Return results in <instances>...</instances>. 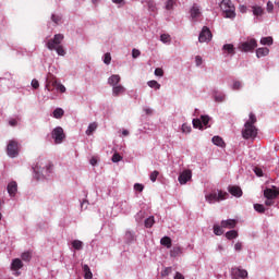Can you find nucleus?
<instances>
[{"label":"nucleus","instance_id":"nucleus-1","mask_svg":"<svg viewBox=\"0 0 279 279\" xmlns=\"http://www.w3.org/2000/svg\"><path fill=\"white\" fill-rule=\"evenodd\" d=\"M257 121L256 114L251 112L248 114V121L245 122L244 129L242 130V137L245 138V141L258 136V129L254 125Z\"/></svg>","mask_w":279,"mask_h":279},{"label":"nucleus","instance_id":"nucleus-2","mask_svg":"<svg viewBox=\"0 0 279 279\" xmlns=\"http://www.w3.org/2000/svg\"><path fill=\"white\" fill-rule=\"evenodd\" d=\"M53 169V165L47 159H38L37 163L33 167L36 180H40L41 175H49Z\"/></svg>","mask_w":279,"mask_h":279},{"label":"nucleus","instance_id":"nucleus-3","mask_svg":"<svg viewBox=\"0 0 279 279\" xmlns=\"http://www.w3.org/2000/svg\"><path fill=\"white\" fill-rule=\"evenodd\" d=\"M62 40H64V35L56 34L52 39H49L47 41V49H49L50 51H57L58 56H66V51L62 46Z\"/></svg>","mask_w":279,"mask_h":279},{"label":"nucleus","instance_id":"nucleus-4","mask_svg":"<svg viewBox=\"0 0 279 279\" xmlns=\"http://www.w3.org/2000/svg\"><path fill=\"white\" fill-rule=\"evenodd\" d=\"M220 9L225 13L226 19H234L236 16L235 8L231 0H222L220 2Z\"/></svg>","mask_w":279,"mask_h":279},{"label":"nucleus","instance_id":"nucleus-5","mask_svg":"<svg viewBox=\"0 0 279 279\" xmlns=\"http://www.w3.org/2000/svg\"><path fill=\"white\" fill-rule=\"evenodd\" d=\"M228 197H230V194H228V192H223L221 190L217 192H213L210 194H207L205 196L206 202H208V204H215V202H223V199H228Z\"/></svg>","mask_w":279,"mask_h":279},{"label":"nucleus","instance_id":"nucleus-6","mask_svg":"<svg viewBox=\"0 0 279 279\" xmlns=\"http://www.w3.org/2000/svg\"><path fill=\"white\" fill-rule=\"evenodd\" d=\"M21 151V146L15 140H10L7 145V155L9 158H16Z\"/></svg>","mask_w":279,"mask_h":279},{"label":"nucleus","instance_id":"nucleus-7","mask_svg":"<svg viewBox=\"0 0 279 279\" xmlns=\"http://www.w3.org/2000/svg\"><path fill=\"white\" fill-rule=\"evenodd\" d=\"M51 136L56 145L62 144L63 141L66 138V135L64 134V129H62L61 126L54 128L51 132Z\"/></svg>","mask_w":279,"mask_h":279},{"label":"nucleus","instance_id":"nucleus-8","mask_svg":"<svg viewBox=\"0 0 279 279\" xmlns=\"http://www.w3.org/2000/svg\"><path fill=\"white\" fill-rule=\"evenodd\" d=\"M256 47H258V44L256 43V39H251L248 41H244V43L239 45L240 51H244L245 53L247 51H254V49H256Z\"/></svg>","mask_w":279,"mask_h":279},{"label":"nucleus","instance_id":"nucleus-9","mask_svg":"<svg viewBox=\"0 0 279 279\" xmlns=\"http://www.w3.org/2000/svg\"><path fill=\"white\" fill-rule=\"evenodd\" d=\"M210 40H213V33L210 32V28H208L207 26H204L198 36V41L210 43Z\"/></svg>","mask_w":279,"mask_h":279},{"label":"nucleus","instance_id":"nucleus-10","mask_svg":"<svg viewBox=\"0 0 279 279\" xmlns=\"http://www.w3.org/2000/svg\"><path fill=\"white\" fill-rule=\"evenodd\" d=\"M58 78H56V76L53 74H49L47 76L46 80V88L47 90L51 92V90H56V88L58 87Z\"/></svg>","mask_w":279,"mask_h":279},{"label":"nucleus","instance_id":"nucleus-11","mask_svg":"<svg viewBox=\"0 0 279 279\" xmlns=\"http://www.w3.org/2000/svg\"><path fill=\"white\" fill-rule=\"evenodd\" d=\"M231 276L233 279H245L247 278V270L235 267L231 269Z\"/></svg>","mask_w":279,"mask_h":279},{"label":"nucleus","instance_id":"nucleus-12","mask_svg":"<svg viewBox=\"0 0 279 279\" xmlns=\"http://www.w3.org/2000/svg\"><path fill=\"white\" fill-rule=\"evenodd\" d=\"M279 195V189L274 186L272 189L267 187L264 190V197L266 199H276Z\"/></svg>","mask_w":279,"mask_h":279},{"label":"nucleus","instance_id":"nucleus-13","mask_svg":"<svg viewBox=\"0 0 279 279\" xmlns=\"http://www.w3.org/2000/svg\"><path fill=\"white\" fill-rule=\"evenodd\" d=\"M193 178V172L191 170H184L179 174V183L186 184Z\"/></svg>","mask_w":279,"mask_h":279},{"label":"nucleus","instance_id":"nucleus-14","mask_svg":"<svg viewBox=\"0 0 279 279\" xmlns=\"http://www.w3.org/2000/svg\"><path fill=\"white\" fill-rule=\"evenodd\" d=\"M7 191L10 197H16V193H19V184L16 181H11L7 186Z\"/></svg>","mask_w":279,"mask_h":279},{"label":"nucleus","instance_id":"nucleus-15","mask_svg":"<svg viewBox=\"0 0 279 279\" xmlns=\"http://www.w3.org/2000/svg\"><path fill=\"white\" fill-rule=\"evenodd\" d=\"M228 191L233 197H241L243 195V190L236 185L229 186Z\"/></svg>","mask_w":279,"mask_h":279},{"label":"nucleus","instance_id":"nucleus-16","mask_svg":"<svg viewBox=\"0 0 279 279\" xmlns=\"http://www.w3.org/2000/svg\"><path fill=\"white\" fill-rule=\"evenodd\" d=\"M221 228H227L229 230H232L233 228H236V220L234 219L222 220Z\"/></svg>","mask_w":279,"mask_h":279},{"label":"nucleus","instance_id":"nucleus-17","mask_svg":"<svg viewBox=\"0 0 279 279\" xmlns=\"http://www.w3.org/2000/svg\"><path fill=\"white\" fill-rule=\"evenodd\" d=\"M125 93V88L123 85H116L112 88V95L113 97H119V95H123Z\"/></svg>","mask_w":279,"mask_h":279},{"label":"nucleus","instance_id":"nucleus-18","mask_svg":"<svg viewBox=\"0 0 279 279\" xmlns=\"http://www.w3.org/2000/svg\"><path fill=\"white\" fill-rule=\"evenodd\" d=\"M11 269L13 271H19V269H23V262L19 258L12 260Z\"/></svg>","mask_w":279,"mask_h":279},{"label":"nucleus","instance_id":"nucleus-19","mask_svg":"<svg viewBox=\"0 0 279 279\" xmlns=\"http://www.w3.org/2000/svg\"><path fill=\"white\" fill-rule=\"evenodd\" d=\"M202 16V11L199 10V7L197 4H194L191 9V17L192 19H199Z\"/></svg>","mask_w":279,"mask_h":279},{"label":"nucleus","instance_id":"nucleus-20","mask_svg":"<svg viewBox=\"0 0 279 279\" xmlns=\"http://www.w3.org/2000/svg\"><path fill=\"white\" fill-rule=\"evenodd\" d=\"M119 82H121V76L119 74H113L108 78V84L113 87L117 86Z\"/></svg>","mask_w":279,"mask_h":279},{"label":"nucleus","instance_id":"nucleus-21","mask_svg":"<svg viewBox=\"0 0 279 279\" xmlns=\"http://www.w3.org/2000/svg\"><path fill=\"white\" fill-rule=\"evenodd\" d=\"M160 244L163 245V247H167L168 250H171L172 241L169 236H163L160 240Z\"/></svg>","mask_w":279,"mask_h":279},{"label":"nucleus","instance_id":"nucleus-22","mask_svg":"<svg viewBox=\"0 0 279 279\" xmlns=\"http://www.w3.org/2000/svg\"><path fill=\"white\" fill-rule=\"evenodd\" d=\"M83 272L85 279H93V271H90V267H88V265H83Z\"/></svg>","mask_w":279,"mask_h":279},{"label":"nucleus","instance_id":"nucleus-23","mask_svg":"<svg viewBox=\"0 0 279 279\" xmlns=\"http://www.w3.org/2000/svg\"><path fill=\"white\" fill-rule=\"evenodd\" d=\"M257 58H265V56H269V48H258L256 50Z\"/></svg>","mask_w":279,"mask_h":279},{"label":"nucleus","instance_id":"nucleus-24","mask_svg":"<svg viewBox=\"0 0 279 279\" xmlns=\"http://www.w3.org/2000/svg\"><path fill=\"white\" fill-rule=\"evenodd\" d=\"M180 254H182V247L180 246H174L171 251H170V256L172 258H175L178 256H180Z\"/></svg>","mask_w":279,"mask_h":279},{"label":"nucleus","instance_id":"nucleus-25","mask_svg":"<svg viewBox=\"0 0 279 279\" xmlns=\"http://www.w3.org/2000/svg\"><path fill=\"white\" fill-rule=\"evenodd\" d=\"M211 141H213L214 145H217L218 147L226 146V142H223V138H221L219 136H214Z\"/></svg>","mask_w":279,"mask_h":279},{"label":"nucleus","instance_id":"nucleus-26","mask_svg":"<svg viewBox=\"0 0 279 279\" xmlns=\"http://www.w3.org/2000/svg\"><path fill=\"white\" fill-rule=\"evenodd\" d=\"M223 50L227 51V53H229V56H234V45L226 44L223 46Z\"/></svg>","mask_w":279,"mask_h":279},{"label":"nucleus","instance_id":"nucleus-27","mask_svg":"<svg viewBox=\"0 0 279 279\" xmlns=\"http://www.w3.org/2000/svg\"><path fill=\"white\" fill-rule=\"evenodd\" d=\"M72 247H74V250H83L84 247V242L80 241V240H74L72 241Z\"/></svg>","mask_w":279,"mask_h":279},{"label":"nucleus","instance_id":"nucleus-28","mask_svg":"<svg viewBox=\"0 0 279 279\" xmlns=\"http://www.w3.org/2000/svg\"><path fill=\"white\" fill-rule=\"evenodd\" d=\"M236 236H239V232H236V230H231L226 233V238L229 241H232V239H236Z\"/></svg>","mask_w":279,"mask_h":279},{"label":"nucleus","instance_id":"nucleus-29","mask_svg":"<svg viewBox=\"0 0 279 279\" xmlns=\"http://www.w3.org/2000/svg\"><path fill=\"white\" fill-rule=\"evenodd\" d=\"M54 119H62L64 117V110L62 108H57L53 111Z\"/></svg>","mask_w":279,"mask_h":279},{"label":"nucleus","instance_id":"nucleus-30","mask_svg":"<svg viewBox=\"0 0 279 279\" xmlns=\"http://www.w3.org/2000/svg\"><path fill=\"white\" fill-rule=\"evenodd\" d=\"M95 130H97V123L93 122L88 125L87 130H86V134L87 136H90L93 134V132H95Z\"/></svg>","mask_w":279,"mask_h":279},{"label":"nucleus","instance_id":"nucleus-31","mask_svg":"<svg viewBox=\"0 0 279 279\" xmlns=\"http://www.w3.org/2000/svg\"><path fill=\"white\" fill-rule=\"evenodd\" d=\"M260 45H268V47H270V45H274V38L272 37H264L260 39Z\"/></svg>","mask_w":279,"mask_h":279},{"label":"nucleus","instance_id":"nucleus-32","mask_svg":"<svg viewBox=\"0 0 279 279\" xmlns=\"http://www.w3.org/2000/svg\"><path fill=\"white\" fill-rule=\"evenodd\" d=\"M265 11L260 7H253L254 16H263Z\"/></svg>","mask_w":279,"mask_h":279},{"label":"nucleus","instance_id":"nucleus-33","mask_svg":"<svg viewBox=\"0 0 279 279\" xmlns=\"http://www.w3.org/2000/svg\"><path fill=\"white\" fill-rule=\"evenodd\" d=\"M147 84L149 88H155V90H160V84L157 81H149Z\"/></svg>","mask_w":279,"mask_h":279},{"label":"nucleus","instance_id":"nucleus-34","mask_svg":"<svg viewBox=\"0 0 279 279\" xmlns=\"http://www.w3.org/2000/svg\"><path fill=\"white\" fill-rule=\"evenodd\" d=\"M145 3H147L148 10L150 12H155V10H156V2H154V0H145Z\"/></svg>","mask_w":279,"mask_h":279},{"label":"nucleus","instance_id":"nucleus-35","mask_svg":"<svg viewBox=\"0 0 279 279\" xmlns=\"http://www.w3.org/2000/svg\"><path fill=\"white\" fill-rule=\"evenodd\" d=\"M145 228H151L156 221L154 220V216H150L145 220Z\"/></svg>","mask_w":279,"mask_h":279},{"label":"nucleus","instance_id":"nucleus-36","mask_svg":"<svg viewBox=\"0 0 279 279\" xmlns=\"http://www.w3.org/2000/svg\"><path fill=\"white\" fill-rule=\"evenodd\" d=\"M254 210H256V213H259L260 215H263V213H265V205L254 204Z\"/></svg>","mask_w":279,"mask_h":279},{"label":"nucleus","instance_id":"nucleus-37","mask_svg":"<svg viewBox=\"0 0 279 279\" xmlns=\"http://www.w3.org/2000/svg\"><path fill=\"white\" fill-rule=\"evenodd\" d=\"M222 227L215 225L214 226V234H216V236H221V234H223V229H221Z\"/></svg>","mask_w":279,"mask_h":279},{"label":"nucleus","instance_id":"nucleus-38","mask_svg":"<svg viewBox=\"0 0 279 279\" xmlns=\"http://www.w3.org/2000/svg\"><path fill=\"white\" fill-rule=\"evenodd\" d=\"M22 260L25 263H29L32 260V252H25L22 254Z\"/></svg>","mask_w":279,"mask_h":279},{"label":"nucleus","instance_id":"nucleus-39","mask_svg":"<svg viewBox=\"0 0 279 279\" xmlns=\"http://www.w3.org/2000/svg\"><path fill=\"white\" fill-rule=\"evenodd\" d=\"M215 101H217L218 104H221L223 101H226V95L223 94H218L215 96Z\"/></svg>","mask_w":279,"mask_h":279},{"label":"nucleus","instance_id":"nucleus-40","mask_svg":"<svg viewBox=\"0 0 279 279\" xmlns=\"http://www.w3.org/2000/svg\"><path fill=\"white\" fill-rule=\"evenodd\" d=\"M193 126L196 129L198 128V130H202L204 128V125H202V120H199V119L193 120Z\"/></svg>","mask_w":279,"mask_h":279},{"label":"nucleus","instance_id":"nucleus-41","mask_svg":"<svg viewBox=\"0 0 279 279\" xmlns=\"http://www.w3.org/2000/svg\"><path fill=\"white\" fill-rule=\"evenodd\" d=\"M209 121H210V118L208 116L201 117V123L202 125H205V128L208 125Z\"/></svg>","mask_w":279,"mask_h":279},{"label":"nucleus","instance_id":"nucleus-42","mask_svg":"<svg viewBox=\"0 0 279 279\" xmlns=\"http://www.w3.org/2000/svg\"><path fill=\"white\" fill-rule=\"evenodd\" d=\"M161 43H170L171 41V36L169 34H162L160 36Z\"/></svg>","mask_w":279,"mask_h":279},{"label":"nucleus","instance_id":"nucleus-43","mask_svg":"<svg viewBox=\"0 0 279 279\" xmlns=\"http://www.w3.org/2000/svg\"><path fill=\"white\" fill-rule=\"evenodd\" d=\"M111 160H112V162H121V160H123V157H121V155L116 153V154H113Z\"/></svg>","mask_w":279,"mask_h":279},{"label":"nucleus","instance_id":"nucleus-44","mask_svg":"<svg viewBox=\"0 0 279 279\" xmlns=\"http://www.w3.org/2000/svg\"><path fill=\"white\" fill-rule=\"evenodd\" d=\"M158 175H160V172H158V170H155L150 173V180L153 182H156V180H158Z\"/></svg>","mask_w":279,"mask_h":279},{"label":"nucleus","instance_id":"nucleus-45","mask_svg":"<svg viewBox=\"0 0 279 279\" xmlns=\"http://www.w3.org/2000/svg\"><path fill=\"white\" fill-rule=\"evenodd\" d=\"M51 21L58 25L62 21V17L60 15L52 14Z\"/></svg>","mask_w":279,"mask_h":279},{"label":"nucleus","instance_id":"nucleus-46","mask_svg":"<svg viewBox=\"0 0 279 279\" xmlns=\"http://www.w3.org/2000/svg\"><path fill=\"white\" fill-rule=\"evenodd\" d=\"M174 3H175V0H167L166 10H173V4Z\"/></svg>","mask_w":279,"mask_h":279},{"label":"nucleus","instance_id":"nucleus-47","mask_svg":"<svg viewBox=\"0 0 279 279\" xmlns=\"http://www.w3.org/2000/svg\"><path fill=\"white\" fill-rule=\"evenodd\" d=\"M104 62L106 64H110V62H112V57L110 56V52L105 53Z\"/></svg>","mask_w":279,"mask_h":279},{"label":"nucleus","instance_id":"nucleus-48","mask_svg":"<svg viewBox=\"0 0 279 279\" xmlns=\"http://www.w3.org/2000/svg\"><path fill=\"white\" fill-rule=\"evenodd\" d=\"M144 189H145V186L141 183H135L134 184V191H137L138 193H143Z\"/></svg>","mask_w":279,"mask_h":279},{"label":"nucleus","instance_id":"nucleus-49","mask_svg":"<svg viewBox=\"0 0 279 279\" xmlns=\"http://www.w3.org/2000/svg\"><path fill=\"white\" fill-rule=\"evenodd\" d=\"M266 10H267L268 14H271L274 12V2L268 1Z\"/></svg>","mask_w":279,"mask_h":279},{"label":"nucleus","instance_id":"nucleus-50","mask_svg":"<svg viewBox=\"0 0 279 279\" xmlns=\"http://www.w3.org/2000/svg\"><path fill=\"white\" fill-rule=\"evenodd\" d=\"M182 132H183L184 134H190V132H191V125L184 123V124L182 125Z\"/></svg>","mask_w":279,"mask_h":279},{"label":"nucleus","instance_id":"nucleus-51","mask_svg":"<svg viewBox=\"0 0 279 279\" xmlns=\"http://www.w3.org/2000/svg\"><path fill=\"white\" fill-rule=\"evenodd\" d=\"M32 87L36 90L38 88H40V83L38 82V80L34 78L31 83Z\"/></svg>","mask_w":279,"mask_h":279},{"label":"nucleus","instance_id":"nucleus-52","mask_svg":"<svg viewBox=\"0 0 279 279\" xmlns=\"http://www.w3.org/2000/svg\"><path fill=\"white\" fill-rule=\"evenodd\" d=\"M155 75L157 77H162V75H165V71H162V69H160V68H157V69H155Z\"/></svg>","mask_w":279,"mask_h":279},{"label":"nucleus","instance_id":"nucleus-53","mask_svg":"<svg viewBox=\"0 0 279 279\" xmlns=\"http://www.w3.org/2000/svg\"><path fill=\"white\" fill-rule=\"evenodd\" d=\"M241 81H235L234 83H233V85H232V89L233 90H240V88H241Z\"/></svg>","mask_w":279,"mask_h":279},{"label":"nucleus","instance_id":"nucleus-54","mask_svg":"<svg viewBox=\"0 0 279 279\" xmlns=\"http://www.w3.org/2000/svg\"><path fill=\"white\" fill-rule=\"evenodd\" d=\"M171 274V267H167L161 271V276L166 278V276H169Z\"/></svg>","mask_w":279,"mask_h":279},{"label":"nucleus","instance_id":"nucleus-55","mask_svg":"<svg viewBox=\"0 0 279 279\" xmlns=\"http://www.w3.org/2000/svg\"><path fill=\"white\" fill-rule=\"evenodd\" d=\"M56 89L60 90V93H66V87H64V85H62L60 83H58Z\"/></svg>","mask_w":279,"mask_h":279},{"label":"nucleus","instance_id":"nucleus-56","mask_svg":"<svg viewBox=\"0 0 279 279\" xmlns=\"http://www.w3.org/2000/svg\"><path fill=\"white\" fill-rule=\"evenodd\" d=\"M138 56H141V50L134 48L132 50V58H138Z\"/></svg>","mask_w":279,"mask_h":279},{"label":"nucleus","instance_id":"nucleus-57","mask_svg":"<svg viewBox=\"0 0 279 279\" xmlns=\"http://www.w3.org/2000/svg\"><path fill=\"white\" fill-rule=\"evenodd\" d=\"M234 250L235 252H241V250H243V244L241 242L235 243Z\"/></svg>","mask_w":279,"mask_h":279},{"label":"nucleus","instance_id":"nucleus-58","mask_svg":"<svg viewBox=\"0 0 279 279\" xmlns=\"http://www.w3.org/2000/svg\"><path fill=\"white\" fill-rule=\"evenodd\" d=\"M274 204H276V202H274L272 198H266L265 206H274Z\"/></svg>","mask_w":279,"mask_h":279},{"label":"nucleus","instance_id":"nucleus-59","mask_svg":"<svg viewBox=\"0 0 279 279\" xmlns=\"http://www.w3.org/2000/svg\"><path fill=\"white\" fill-rule=\"evenodd\" d=\"M195 62H196V66H202V62H203L202 57L196 56L195 57Z\"/></svg>","mask_w":279,"mask_h":279},{"label":"nucleus","instance_id":"nucleus-60","mask_svg":"<svg viewBox=\"0 0 279 279\" xmlns=\"http://www.w3.org/2000/svg\"><path fill=\"white\" fill-rule=\"evenodd\" d=\"M254 171H255L256 175H258V178H263V169L255 168Z\"/></svg>","mask_w":279,"mask_h":279},{"label":"nucleus","instance_id":"nucleus-61","mask_svg":"<svg viewBox=\"0 0 279 279\" xmlns=\"http://www.w3.org/2000/svg\"><path fill=\"white\" fill-rule=\"evenodd\" d=\"M97 162H98L97 157H92L89 160V163L92 165V167H95V165H97Z\"/></svg>","mask_w":279,"mask_h":279},{"label":"nucleus","instance_id":"nucleus-62","mask_svg":"<svg viewBox=\"0 0 279 279\" xmlns=\"http://www.w3.org/2000/svg\"><path fill=\"white\" fill-rule=\"evenodd\" d=\"M17 121H16V119H11L10 121H9V125H11L12 128H15V125H17Z\"/></svg>","mask_w":279,"mask_h":279},{"label":"nucleus","instance_id":"nucleus-63","mask_svg":"<svg viewBox=\"0 0 279 279\" xmlns=\"http://www.w3.org/2000/svg\"><path fill=\"white\" fill-rule=\"evenodd\" d=\"M84 206H85V209L88 208V201H83V202L81 203V208H84Z\"/></svg>","mask_w":279,"mask_h":279},{"label":"nucleus","instance_id":"nucleus-64","mask_svg":"<svg viewBox=\"0 0 279 279\" xmlns=\"http://www.w3.org/2000/svg\"><path fill=\"white\" fill-rule=\"evenodd\" d=\"M174 279H184V275L180 274V272H177L175 276H174Z\"/></svg>","mask_w":279,"mask_h":279}]
</instances>
